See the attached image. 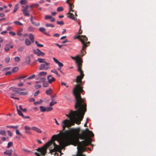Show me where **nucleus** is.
Instances as JSON below:
<instances>
[{"label": "nucleus", "instance_id": "1", "mask_svg": "<svg viewBox=\"0 0 156 156\" xmlns=\"http://www.w3.org/2000/svg\"><path fill=\"white\" fill-rule=\"evenodd\" d=\"M74 92L75 95L76 102L74 106L75 109H78L76 111H70L69 114H66V116L69 118V119H66L62 123L63 130H65L66 127L69 128L72 126L74 125L75 123L78 125L80 124L83 116L87 111L86 104L84 103L83 100L80 98V95Z\"/></svg>", "mask_w": 156, "mask_h": 156}, {"label": "nucleus", "instance_id": "2", "mask_svg": "<svg viewBox=\"0 0 156 156\" xmlns=\"http://www.w3.org/2000/svg\"><path fill=\"white\" fill-rule=\"evenodd\" d=\"M94 136L93 132L88 128H86L84 130H82L80 134V139L84 140L80 142L78 138H76L74 141L75 144V146L78 145L77 149L78 150L79 148L83 149L84 147L88 146L91 143V139L90 137H93Z\"/></svg>", "mask_w": 156, "mask_h": 156}, {"label": "nucleus", "instance_id": "3", "mask_svg": "<svg viewBox=\"0 0 156 156\" xmlns=\"http://www.w3.org/2000/svg\"><path fill=\"white\" fill-rule=\"evenodd\" d=\"M82 62V60L80 58L78 59L76 61V64L78 67V71L80 72V75L77 76L76 79V82L79 84H77L73 90V93L75 97V95L73 91L75 90V93H78V94H79L80 95V97L81 98H81L80 94L83 91V90L82 88L81 87L80 84L82 82V80L84 76V74L83 73V72L81 69Z\"/></svg>", "mask_w": 156, "mask_h": 156}, {"label": "nucleus", "instance_id": "4", "mask_svg": "<svg viewBox=\"0 0 156 156\" xmlns=\"http://www.w3.org/2000/svg\"><path fill=\"white\" fill-rule=\"evenodd\" d=\"M51 139H54V140H51L53 142V143L52 144L50 145V146L53 144L54 146V148L56 151H58L59 149V146L56 145L54 142V140L56 139H57V140L58 141L59 144L62 149L64 148L66 146L71 144V141L68 137L65 136H61L59 134L53 135Z\"/></svg>", "mask_w": 156, "mask_h": 156}, {"label": "nucleus", "instance_id": "5", "mask_svg": "<svg viewBox=\"0 0 156 156\" xmlns=\"http://www.w3.org/2000/svg\"><path fill=\"white\" fill-rule=\"evenodd\" d=\"M80 127H78L76 128H72L70 129V130H67L66 131V133L68 134L77 137L73 140H71L69 138L71 141V142H72L73 143V144L75 146V144L74 142V140L77 138L79 139L78 138L79 137L80 138Z\"/></svg>", "mask_w": 156, "mask_h": 156}, {"label": "nucleus", "instance_id": "6", "mask_svg": "<svg viewBox=\"0 0 156 156\" xmlns=\"http://www.w3.org/2000/svg\"><path fill=\"white\" fill-rule=\"evenodd\" d=\"M74 6L72 4H69V12L67 14V16L70 19L76 21L77 20L76 17L77 15L76 12H74V10L73 9Z\"/></svg>", "mask_w": 156, "mask_h": 156}, {"label": "nucleus", "instance_id": "7", "mask_svg": "<svg viewBox=\"0 0 156 156\" xmlns=\"http://www.w3.org/2000/svg\"><path fill=\"white\" fill-rule=\"evenodd\" d=\"M76 38H78L80 39L83 44L82 48L81 50V52L82 54L81 56H83L86 53L85 51H84V53H83V51L84 50L85 48L87 46V44H89L90 42L88 41L86 43H85V41H87V38L85 36L79 35L76 37Z\"/></svg>", "mask_w": 156, "mask_h": 156}, {"label": "nucleus", "instance_id": "8", "mask_svg": "<svg viewBox=\"0 0 156 156\" xmlns=\"http://www.w3.org/2000/svg\"><path fill=\"white\" fill-rule=\"evenodd\" d=\"M52 143L53 142L51 140H50L46 143L43 147L41 148H38L36 149V150L41 152V155L44 156L46 153L47 148L50 146V145L52 144Z\"/></svg>", "mask_w": 156, "mask_h": 156}, {"label": "nucleus", "instance_id": "9", "mask_svg": "<svg viewBox=\"0 0 156 156\" xmlns=\"http://www.w3.org/2000/svg\"><path fill=\"white\" fill-rule=\"evenodd\" d=\"M47 74L46 72H41L39 73L37 76H36V79H40V81L44 82L45 80L44 76L46 75Z\"/></svg>", "mask_w": 156, "mask_h": 156}, {"label": "nucleus", "instance_id": "10", "mask_svg": "<svg viewBox=\"0 0 156 156\" xmlns=\"http://www.w3.org/2000/svg\"><path fill=\"white\" fill-rule=\"evenodd\" d=\"M49 63L46 62H45L44 63L41 64L39 67V69L42 70L44 69L45 70H47L49 67Z\"/></svg>", "mask_w": 156, "mask_h": 156}, {"label": "nucleus", "instance_id": "11", "mask_svg": "<svg viewBox=\"0 0 156 156\" xmlns=\"http://www.w3.org/2000/svg\"><path fill=\"white\" fill-rule=\"evenodd\" d=\"M33 51L34 54L37 55L38 56H43L45 55L44 53L40 51L38 49L34 50Z\"/></svg>", "mask_w": 156, "mask_h": 156}, {"label": "nucleus", "instance_id": "12", "mask_svg": "<svg viewBox=\"0 0 156 156\" xmlns=\"http://www.w3.org/2000/svg\"><path fill=\"white\" fill-rule=\"evenodd\" d=\"M13 45H10L9 44H7L5 45V46L4 48V49L6 52H7L9 50H10L9 48H13Z\"/></svg>", "mask_w": 156, "mask_h": 156}, {"label": "nucleus", "instance_id": "13", "mask_svg": "<svg viewBox=\"0 0 156 156\" xmlns=\"http://www.w3.org/2000/svg\"><path fill=\"white\" fill-rule=\"evenodd\" d=\"M47 79L48 80V83H51L52 82L55 81V78L52 77L51 75L48 76L47 77Z\"/></svg>", "mask_w": 156, "mask_h": 156}, {"label": "nucleus", "instance_id": "14", "mask_svg": "<svg viewBox=\"0 0 156 156\" xmlns=\"http://www.w3.org/2000/svg\"><path fill=\"white\" fill-rule=\"evenodd\" d=\"M22 11L25 16H29V11L28 9H23L22 10Z\"/></svg>", "mask_w": 156, "mask_h": 156}, {"label": "nucleus", "instance_id": "15", "mask_svg": "<svg viewBox=\"0 0 156 156\" xmlns=\"http://www.w3.org/2000/svg\"><path fill=\"white\" fill-rule=\"evenodd\" d=\"M12 150H6L4 152V154L9 156H11L12 155Z\"/></svg>", "mask_w": 156, "mask_h": 156}, {"label": "nucleus", "instance_id": "16", "mask_svg": "<svg viewBox=\"0 0 156 156\" xmlns=\"http://www.w3.org/2000/svg\"><path fill=\"white\" fill-rule=\"evenodd\" d=\"M31 129L39 133H41L42 132V131L40 129L36 127L33 126L32 127Z\"/></svg>", "mask_w": 156, "mask_h": 156}, {"label": "nucleus", "instance_id": "17", "mask_svg": "<svg viewBox=\"0 0 156 156\" xmlns=\"http://www.w3.org/2000/svg\"><path fill=\"white\" fill-rule=\"evenodd\" d=\"M53 60L60 67H62L63 66V64L60 62H59L56 59L55 57H53Z\"/></svg>", "mask_w": 156, "mask_h": 156}, {"label": "nucleus", "instance_id": "18", "mask_svg": "<svg viewBox=\"0 0 156 156\" xmlns=\"http://www.w3.org/2000/svg\"><path fill=\"white\" fill-rule=\"evenodd\" d=\"M26 90L25 88H14L12 89V91L14 92H18V91H21L23 90Z\"/></svg>", "mask_w": 156, "mask_h": 156}, {"label": "nucleus", "instance_id": "19", "mask_svg": "<svg viewBox=\"0 0 156 156\" xmlns=\"http://www.w3.org/2000/svg\"><path fill=\"white\" fill-rule=\"evenodd\" d=\"M28 37L32 43L34 42V36L32 34H30L28 36Z\"/></svg>", "mask_w": 156, "mask_h": 156}, {"label": "nucleus", "instance_id": "20", "mask_svg": "<svg viewBox=\"0 0 156 156\" xmlns=\"http://www.w3.org/2000/svg\"><path fill=\"white\" fill-rule=\"evenodd\" d=\"M25 44L27 46H29L31 44V41L27 38H26L25 40Z\"/></svg>", "mask_w": 156, "mask_h": 156}, {"label": "nucleus", "instance_id": "21", "mask_svg": "<svg viewBox=\"0 0 156 156\" xmlns=\"http://www.w3.org/2000/svg\"><path fill=\"white\" fill-rule=\"evenodd\" d=\"M16 108H17V113L19 115L23 117H24V115L18 109V107L17 106H16Z\"/></svg>", "mask_w": 156, "mask_h": 156}, {"label": "nucleus", "instance_id": "22", "mask_svg": "<svg viewBox=\"0 0 156 156\" xmlns=\"http://www.w3.org/2000/svg\"><path fill=\"white\" fill-rule=\"evenodd\" d=\"M52 93V89L50 88L49 89L47 90L46 91V94L48 95H50Z\"/></svg>", "mask_w": 156, "mask_h": 156}, {"label": "nucleus", "instance_id": "23", "mask_svg": "<svg viewBox=\"0 0 156 156\" xmlns=\"http://www.w3.org/2000/svg\"><path fill=\"white\" fill-rule=\"evenodd\" d=\"M37 61L39 63H44L46 61H45V59L44 58H38L37 60L35 61Z\"/></svg>", "mask_w": 156, "mask_h": 156}, {"label": "nucleus", "instance_id": "24", "mask_svg": "<svg viewBox=\"0 0 156 156\" xmlns=\"http://www.w3.org/2000/svg\"><path fill=\"white\" fill-rule=\"evenodd\" d=\"M19 4L18 3H17L14 9L13 13H15L18 10L19 8Z\"/></svg>", "mask_w": 156, "mask_h": 156}, {"label": "nucleus", "instance_id": "25", "mask_svg": "<svg viewBox=\"0 0 156 156\" xmlns=\"http://www.w3.org/2000/svg\"><path fill=\"white\" fill-rule=\"evenodd\" d=\"M53 148V149L50 150V152L51 154H54L55 156L57 155V154L56 151Z\"/></svg>", "mask_w": 156, "mask_h": 156}, {"label": "nucleus", "instance_id": "26", "mask_svg": "<svg viewBox=\"0 0 156 156\" xmlns=\"http://www.w3.org/2000/svg\"><path fill=\"white\" fill-rule=\"evenodd\" d=\"M19 68L17 67H14L12 70V72L13 73L16 72L18 70Z\"/></svg>", "mask_w": 156, "mask_h": 156}, {"label": "nucleus", "instance_id": "27", "mask_svg": "<svg viewBox=\"0 0 156 156\" xmlns=\"http://www.w3.org/2000/svg\"><path fill=\"white\" fill-rule=\"evenodd\" d=\"M51 72L55 74L58 77H59L60 75L58 73L57 71L55 70H51Z\"/></svg>", "mask_w": 156, "mask_h": 156}, {"label": "nucleus", "instance_id": "28", "mask_svg": "<svg viewBox=\"0 0 156 156\" xmlns=\"http://www.w3.org/2000/svg\"><path fill=\"white\" fill-rule=\"evenodd\" d=\"M20 3L21 5H25L27 3V0H21Z\"/></svg>", "mask_w": 156, "mask_h": 156}, {"label": "nucleus", "instance_id": "29", "mask_svg": "<svg viewBox=\"0 0 156 156\" xmlns=\"http://www.w3.org/2000/svg\"><path fill=\"white\" fill-rule=\"evenodd\" d=\"M40 109L41 112H45L46 111V108L44 107L43 106H41L40 107Z\"/></svg>", "mask_w": 156, "mask_h": 156}, {"label": "nucleus", "instance_id": "30", "mask_svg": "<svg viewBox=\"0 0 156 156\" xmlns=\"http://www.w3.org/2000/svg\"><path fill=\"white\" fill-rule=\"evenodd\" d=\"M45 26L46 27H51V28H53L55 26L54 25L51 23H47L45 25Z\"/></svg>", "mask_w": 156, "mask_h": 156}, {"label": "nucleus", "instance_id": "31", "mask_svg": "<svg viewBox=\"0 0 156 156\" xmlns=\"http://www.w3.org/2000/svg\"><path fill=\"white\" fill-rule=\"evenodd\" d=\"M17 93L19 94L20 95H26L28 94V92L27 91L18 92Z\"/></svg>", "mask_w": 156, "mask_h": 156}, {"label": "nucleus", "instance_id": "32", "mask_svg": "<svg viewBox=\"0 0 156 156\" xmlns=\"http://www.w3.org/2000/svg\"><path fill=\"white\" fill-rule=\"evenodd\" d=\"M23 30V29L21 28L17 32V34L18 36H21L22 35L21 33V32Z\"/></svg>", "mask_w": 156, "mask_h": 156}, {"label": "nucleus", "instance_id": "33", "mask_svg": "<svg viewBox=\"0 0 156 156\" xmlns=\"http://www.w3.org/2000/svg\"><path fill=\"white\" fill-rule=\"evenodd\" d=\"M57 102H56L54 101V100H52V101L50 102V103L49 104V106H52L54 105L55 104H56Z\"/></svg>", "mask_w": 156, "mask_h": 156}, {"label": "nucleus", "instance_id": "34", "mask_svg": "<svg viewBox=\"0 0 156 156\" xmlns=\"http://www.w3.org/2000/svg\"><path fill=\"white\" fill-rule=\"evenodd\" d=\"M0 134L3 136H5L6 135V133L5 131L4 130H0Z\"/></svg>", "mask_w": 156, "mask_h": 156}, {"label": "nucleus", "instance_id": "35", "mask_svg": "<svg viewBox=\"0 0 156 156\" xmlns=\"http://www.w3.org/2000/svg\"><path fill=\"white\" fill-rule=\"evenodd\" d=\"M27 64H30V59L29 57H27L25 60Z\"/></svg>", "mask_w": 156, "mask_h": 156}, {"label": "nucleus", "instance_id": "36", "mask_svg": "<svg viewBox=\"0 0 156 156\" xmlns=\"http://www.w3.org/2000/svg\"><path fill=\"white\" fill-rule=\"evenodd\" d=\"M10 57H9V56L6 57L5 58V62L6 63H9L10 61Z\"/></svg>", "mask_w": 156, "mask_h": 156}, {"label": "nucleus", "instance_id": "37", "mask_svg": "<svg viewBox=\"0 0 156 156\" xmlns=\"http://www.w3.org/2000/svg\"><path fill=\"white\" fill-rule=\"evenodd\" d=\"M43 83V86L44 87H48L49 84L48 83L44 81Z\"/></svg>", "mask_w": 156, "mask_h": 156}, {"label": "nucleus", "instance_id": "38", "mask_svg": "<svg viewBox=\"0 0 156 156\" xmlns=\"http://www.w3.org/2000/svg\"><path fill=\"white\" fill-rule=\"evenodd\" d=\"M63 10V8L62 7L60 6L58 7L57 9V11L58 12H60Z\"/></svg>", "mask_w": 156, "mask_h": 156}, {"label": "nucleus", "instance_id": "39", "mask_svg": "<svg viewBox=\"0 0 156 156\" xmlns=\"http://www.w3.org/2000/svg\"><path fill=\"white\" fill-rule=\"evenodd\" d=\"M35 44L38 47H43V45L42 44H39L38 43V42L37 41H35Z\"/></svg>", "mask_w": 156, "mask_h": 156}, {"label": "nucleus", "instance_id": "40", "mask_svg": "<svg viewBox=\"0 0 156 156\" xmlns=\"http://www.w3.org/2000/svg\"><path fill=\"white\" fill-rule=\"evenodd\" d=\"M27 75H26L25 76H20L18 78V79L19 80V81L20 82H21V79H24L26 77H27Z\"/></svg>", "mask_w": 156, "mask_h": 156}, {"label": "nucleus", "instance_id": "41", "mask_svg": "<svg viewBox=\"0 0 156 156\" xmlns=\"http://www.w3.org/2000/svg\"><path fill=\"white\" fill-rule=\"evenodd\" d=\"M13 145V143L12 142H8L7 147L9 148L11 147Z\"/></svg>", "mask_w": 156, "mask_h": 156}, {"label": "nucleus", "instance_id": "42", "mask_svg": "<svg viewBox=\"0 0 156 156\" xmlns=\"http://www.w3.org/2000/svg\"><path fill=\"white\" fill-rule=\"evenodd\" d=\"M39 31L42 33H44L46 31V29L44 28L40 27L39 29Z\"/></svg>", "mask_w": 156, "mask_h": 156}, {"label": "nucleus", "instance_id": "43", "mask_svg": "<svg viewBox=\"0 0 156 156\" xmlns=\"http://www.w3.org/2000/svg\"><path fill=\"white\" fill-rule=\"evenodd\" d=\"M43 101L41 100L40 101L36 102H34V105H37V104H41V103Z\"/></svg>", "mask_w": 156, "mask_h": 156}, {"label": "nucleus", "instance_id": "44", "mask_svg": "<svg viewBox=\"0 0 156 156\" xmlns=\"http://www.w3.org/2000/svg\"><path fill=\"white\" fill-rule=\"evenodd\" d=\"M14 60L15 62H19L20 61V58L19 57L16 56L15 57Z\"/></svg>", "mask_w": 156, "mask_h": 156}, {"label": "nucleus", "instance_id": "45", "mask_svg": "<svg viewBox=\"0 0 156 156\" xmlns=\"http://www.w3.org/2000/svg\"><path fill=\"white\" fill-rule=\"evenodd\" d=\"M15 94H16V93H14V94H11V96H10V98H13V99H15L19 100V99H20L19 98H16V97H14L13 96Z\"/></svg>", "mask_w": 156, "mask_h": 156}, {"label": "nucleus", "instance_id": "46", "mask_svg": "<svg viewBox=\"0 0 156 156\" xmlns=\"http://www.w3.org/2000/svg\"><path fill=\"white\" fill-rule=\"evenodd\" d=\"M14 23L16 25H21V26L23 25L21 23H20L19 21H14Z\"/></svg>", "mask_w": 156, "mask_h": 156}, {"label": "nucleus", "instance_id": "47", "mask_svg": "<svg viewBox=\"0 0 156 156\" xmlns=\"http://www.w3.org/2000/svg\"><path fill=\"white\" fill-rule=\"evenodd\" d=\"M6 127L7 128H13L14 129H17L18 127V126H6Z\"/></svg>", "mask_w": 156, "mask_h": 156}, {"label": "nucleus", "instance_id": "48", "mask_svg": "<svg viewBox=\"0 0 156 156\" xmlns=\"http://www.w3.org/2000/svg\"><path fill=\"white\" fill-rule=\"evenodd\" d=\"M53 108L51 107H48L46 108V111L50 112L52 110Z\"/></svg>", "mask_w": 156, "mask_h": 156}, {"label": "nucleus", "instance_id": "49", "mask_svg": "<svg viewBox=\"0 0 156 156\" xmlns=\"http://www.w3.org/2000/svg\"><path fill=\"white\" fill-rule=\"evenodd\" d=\"M23 49L24 48L23 47L20 46L18 48V50L19 51L21 52L23 51Z\"/></svg>", "mask_w": 156, "mask_h": 156}, {"label": "nucleus", "instance_id": "50", "mask_svg": "<svg viewBox=\"0 0 156 156\" xmlns=\"http://www.w3.org/2000/svg\"><path fill=\"white\" fill-rule=\"evenodd\" d=\"M52 18V16L49 15H46L45 16V20H48Z\"/></svg>", "mask_w": 156, "mask_h": 156}, {"label": "nucleus", "instance_id": "51", "mask_svg": "<svg viewBox=\"0 0 156 156\" xmlns=\"http://www.w3.org/2000/svg\"><path fill=\"white\" fill-rule=\"evenodd\" d=\"M35 76L34 74L33 75L31 76L28 77L26 79L29 80L33 79L35 77Z\"/></svg>", "mask_w": 156, "mask_h": 156}, {"label": "nucleus", "instance_id": "52", "mask_svg": "<svg viewBox=\"0 0 156 156\" xmlns=\"http://www.w3.org/2000/svg\"><path fill=\"white\" fill-rule=\"evenodd\" d=\"M57 23L59 25H63L64 24V23L62 21H57Z\"/></svg>", "mask_w": 156, "mask_h": 156}, {"label": "nucleus", "instance_id": "53", "mask_svg": "<svg viewBox=\"0 0 156 156\" xmlns=\"http://www.w3.org/2000/svg\"><path fill=\"white\" fill-rule=\"evenodd\" d=\"M24 129L26 130H29L31 129V128L29 126H24Z\"/></svg>", "mask_w": 156, "mask_h": 156}, {"label": "nucleus", "instance_id": "54", "mask_svg": "<svg viewBox=\"0 0 156 156\" xmlns=\"http://www.w3.org/2000/svg\"><path fill=\"white\" fill-rule=\"evenodd\" d=\"M71 58L73 59H76V61L77 59H79V58L81 59V60L82 59L79 58V56H77V57H72V56H71Z\"/></svg>", "mask_w": 156, "mask_h": 156}, {"label": "nucleus", "instance_id": "55", "mask_svg": "<svg viewBox=\"0 0 156 156\" xmlns=\"http://www.w3.org/2000/svg\"><path fill=\"white\" fill-rule=\"evenodd\" d=\"M16 133L18 135L22 136V135L20 133V132L18 130H16Z\"/></svg>", "mask_w": 156, "mask_h": 156}, {"label": "nucleus", "instance_id": "56", "mask_svg": "<svg viewBox=\"0 0 156 156\" xmlns=\"http://www.w3.org/2000/svg\"><path fill=\"white\" fill-rule=\"evenodd\" d=\"M41 87V85H40L38 84L35 86V88L36 89H38Z\"/></svg>", "mask_w": 156, "mask_h": 156}, {"label": "nucleus", "instance_id": "57", "mask_svg": "<svg viewBox=\"0 0 156 156\" xmlns=\"http://www.w3.org/2000/svg\"><path fill=\"white\" fill-rule=\"evenodd\" d=\"M9 34L11 35H12V36H15V35H16V33L13 32H12V31H10L9 32Z\"/></svg>", "mask_w": 156, "mask_h": 156}, {"label": "nucleus", "instance_id": "58", "mask_svg": "<svg viewBox=\"0 0 156 156\" xmlns=\"http://www.w3.org/2000/svg\"><path fill=\"white\" fill-rule=\"evenodd\" d=\"M12 72H10V71H8V72H6L5 73V75H10V74H12Z\"/></svg>", "mask_w": 156, "mask_h": 156}, {"label": "nucleus", "instance_id": "59", "mask_svg": "<svg viewBox=\"0 0 156 156\" xmlns=\"http://www.w3.org/2000/svg\"><path fill=\"white\" fill-rule=\"evenodd\" d=\"M7 132L9 135L10 136H11L12 135V133L9 130H8Z\"/></svg>", "mask_w": 156, "mask_h": 156}, {"label": "nucleus", "instance_id": "60", "mask_svg": "<svg viewBox=\"0 0 156 156\" xmlns=\"http://www.w3.org/2000/svg\"><path fill=\"white\" fill-rule=\"evenodd\" d=\"M39 93V91L37 90V91L34 94V96H37Z\"/></svg>", "mask_w": 156, "mask_h": 156}, {"label": "nucleus", "instance_id": "61", "mask_svg": "<svg viewBox=\"0 0 156 156\" xmlns=\"http://www.w3.org/2000/svg\"><path fill=\"white\" fill-rule=\"evenodd\" d=\"M34 24H33L34 25L36 26H38L40 25V23L39 22L37 23H34Z\"/></svg>", "mask_w": 156, "mask_h": 156}, {"label": "nucleus", "instance_id": "62", "mask_svg": "<svg viewBox=\"0 0 156 156\" xmlns=\"http://www.w3.org/2000/svg\"><path fill=\"white\" fill-rule=\"evenodd\" d=\"M59 34L56 33V34H54L53 35V36L54 37H59Z\"/></svg>", "mask_w": 156, "mask_h": 156}, {"label": "nucleus", "instance_id": "63", "mask_svg": "<svg viewBox=\"0 0 156 156\" xmlns=\"http://www.w3.org/2000/svg\"><path fill=\"white\" fill-rule=\"evenodd\" d=\"M22 7H23L24 8V9H28V8L29 7V6L28 5H27L25 6H23Z\"/></svg>", "mask_w": 156, "mask_h": 156}, {"label": "nucleus", "instance_id": "64", "mask_svg": "<svg viewBox=\"0 0 156 156\" xmlns=\"http://www.w3.org/2000/svg\"><path fill=\"white\" fill-rule=\"evenodd\" d=\"M81 26H80V30L79 31V33H78V34H81L82 33V31L81 29Z\"/></svg>", "mask_w": 156, "mask_h": 156}]
</instances>
